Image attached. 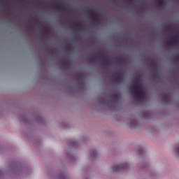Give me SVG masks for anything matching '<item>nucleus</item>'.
Segmentation results:
<instances>
[{"mask_svg": "<svg viewBox=\"0 0 179 179\" xmlns=\"http://www.w3.org/2000/svg\"><path fill=\"white\" fill-rule=\"evenodd\" d=\"M111 99H113V100H118V95H117V94H113L112 96H111Z\"/></svg>", "mask_w": 179, "mask_h": 179, "instance_id": "obj_12", "label": "nucleus"}, {"mask_svg": "<svg viewBox=\"0 0 179 179\" xmlns=\"http://www.w3.org/2000/svg\"><path fill=\"white\" fill-rule=\"evenodd\" d=\"M131 94L136 98L138 101H141V100H143L146 94L143 91H142V85L141 84H134L132 87Z\"/></svg>", "mask_w": 179, "mask_h": 179, "instance_id": "obj_1", "label": "nucleus"}, {"mask_svg": "<svg viewBox=\"0 0 179 179\" xmlns=\"http://www.w3.org/2000/svg\"><path fill=\"white\" fill-rule=\"evenodd\" d=\"M157 2L159 8H162V6H164V0H157Z\"/></svg>", "mask_w": 179, "mask_h": 179, "instance_id": "obj_11", "label": "nucleus"}, {"mask_svg": "<svg viewBox=\"0 0 179 179\" xmlns=\"http://www.w3.org/2000/svg\"><path fill=\"white\" fill-rule=\"evenodd\" d=\"M50 52L52 54V52H54V50H50Z\"/></svg>", "mask_w": 179, "mask_h": 179, "instance_id": "obj_18", "label": "nucleus"}, {"mask_svg": "<svg viewBox=\"0 0 179 179\" xmlns=\"http://www.w3.org/2000/svg\"><path fill=\"white\" fill-rule=\"evenodd\" d=\"M29 26H31V24H29Z\"/></svg>", "mask_w": 179, "mask_h": 179, "instance_id": "obj_25", "label": "nucleus"}, {"mask_svg": "<svg viewBox=\"0 0 179 179\" xmlns=\"http://www.w3.org/2000/svg\"><path fill=\"white\" fill-rule=\"evenodd\" d=\"M76 31H80V29H78V30H76Z\"/></svg>", "mask_w": 179, "mask_h": 179, "instance_id": "obj_19", "label": "nucleus"}, {"mask_svg": "<svg viewBox=\"0 0 179 179\" xmlns=\"http://www.w3.org/2000/svg\"><path fill=\"white\" fill-rule=\"evenodd\" d=\"M83 77L82 76H79L77 78V82H80V84L81 85L80 89H83V86H85V81L82 80Z\"/></svg>", "mask_w": 179, "mask_h": 179, "instance_id": "obj_6", "label": "nucleus"}, {"mask_svg": "<svg viewBox=\"0 0 179 179\" xmlns=\"http://www.w3.org/2000/svg\"><path fill=\"white\" fill-rule=\"evenodd\" d=\"M176 59L179 61V56L176 57Z\"/></svg>", "mask_w": 179, "mask_h": 179, "instance_id": "obj_20", "label": "nucleus"}, {"mask_svg": "<svg viewBox=\"0 0 179 179\" xmlns=\"http://www.w3.org/2000/svg\"><path fill=\"white\" fill-rule=\"evenodd\" d=\"M36 24L38 26L40 24V22H36Z\"/></svg>", "mask_w": 179, "mask_h": 179, "instance_id": "obj_21", "label": "nucleus"}, {"mask_svg": "<svg viewBox=\"0 0 179 179\" xmlns=\"http://www.w3.org/2000/svg\"><path fill=\"white\" fill-rule=\"evenodd\" d=\"M46 34H48V31H47Z\"/></svg>", "mask_w": 179, "mask_h": 179, "instance_id": "obj_23", "label": "nucleus"}, {"mask_svg": "<svg viewBox=\"0 0 179 179\" xmlns=\"http://www.w3.org/2000/svg\"><path fill=\"white\" fill-rule=\"evenodd\" d=\"M178 44V41H167L166 45H174Z\"/></svg>", "mask_w": 179, "mask_h": 179, "instance_id": "obj_8", "label": "nucleus"}, {"mask_svg": "<svg viewBox=\"0 0 179 179\" xmlns=\"http://www.w3.org/2000/svg\"><path fill=\"white\" fill-rule=\"evenodd\" d=\"M62 66H66V68H68V62L63 61L62 62Z\"/></svg>", "mask_w": 179, "mask_h": 179, "instance_id": "obj_13", "label": "nucleus"}, {"mask_svg": "<svg viewBox=\"0 0 179 179\" xmlns=\"http://www.w3.org/2000/svg\"><path fill=\"white\" fill-rule=\"evenodd\" d=\"M128 167V164L124 163V164H121L119 166H113V171H121V170H125Z\"/></svg>", "mask_w": 179, "mask_h": 179, "instance_id": "obj_2", "label": "nucleus"}, {"mask_svg": "<svg viewBox=\"0 0 179 179\" xmlns=\"http://www.w3.org/2000/svg\"><path fill=\"white\" fill-rule=\"evenodd\" d=\"M106 99H100V102L102 103V104H104V103H106Z\"/></svg>", "mask_w": 179, "mask_h": 179, "instance_id": "obj_14", "label": "nucleus"}, {"mask_svg": "<svg viewBox=\"0 0 179 179\" xmlns=\"http://www.w3.org/2000/svg\"><path fill=\"white\" fill-rule=\"evenodd\" d=\"M134 85H139V80H136L134 82Z\"/></svg>", "mask_w": 179, "mask_h": 179, "instance_id": "obj_16", "label": "nucleus"}, {"mask_svg": "<svg viewBox=\"0 0 179 179\" xmlns=\"http://www.w3.org/2000/svg\"><path fill=\"white\" fill-rule=\"evenodd\" d=\"M92 156H97V152L96 150H94L93 152V154L92 155Z\"/></svg>", "mask_w": 179, "mask_h": 179, "instance_id": "obj_15", "label": "nucleus"}, {"mask_svg": "<svg viewBox=\"0 0 179 179\" xmlns=\"http://www.w3.org/2000/svg\"><path fill=\"white\" fill-rule=\"evenodd\" d=\"M87 15L90 13L91 15L90 16V17H92V19H95V20H92V23H94V22H99V18L97 17V13H96L95 12L91 10H87Z\"/></svg>", "mask_w": 179, "mask_h": 179, "instance_id": "obj_3", "label": "nucleus"}, {"mask_svg": "<svg viewBox=\"0 0 179 179\" xmlns=\"http://www.w3.org/2000/svg\"><path fill=\"white\" fill-rule=\"evenodd\" d=\"M150 65L153 68H156V66H157V63L156 62V61L155 59H150Z\"/></svg>", "mask_w": 179, "mask_h": 179, "instance_id": "obj_10", "label": "nucleus"}, {"mask_svg": "<svg viewBox=\"0 0 179 179\" xmlns=\"http://www.w3.org/2000/svg\"><path fill=\"white\" fill-rule=\"evenodd\" d=\"M90 59H91L92 62H94V58H93V57H90Z\"/></svg>", "mask_w": 179, "mask_h": 179, "instance_id": "obj_17", "label": "nucleus"}, {"mask_svg": "<svg viewBox=\"0 0 179 179\" xmlns=\"http://www.w3.org/2000/svg\"><path fill=\"white\" fill-rule=\"evenodd\" d=\"M55 9L56 10H57V12H66V8L65 7H62L61 8V7L58 6H56Z\"/></svg>", "mask_w": 179, "mask_h": 179, "instance_id": "obj_9", "label": "nucleus"}, {"mask_svg": "<svg viewBox=\"0 0 179 179\" xmlns=\"http://www.w3.org/2000/svg\"><path fill=\"white\" fill-rule=\"evenodd\" d=\"M131 2L132 3V0H131Z\"/></svg>", "mask_w": 179, "mask_h": 179, "instance_id": "obj_24", "label": "nucleus"}, {"mask_svg": "<svg viewBox=\"0 0 179 179\" xmlns=\"http://www.w3.org/2000/svg\"><path fill=\"white\" fill-rule=\"evenodd\" d=\"M98 58H100L102 59V61H103V65L108 66L110 64H111L110 62H107V57L105 55H101V57H98Z\"/></svg>", "mask_w": 179, "mask_h": 179, "instance_id": "obj_5", "label": "nucleus"}, {"mask_svg": "<svg viewBox=\"0 0 179 179\" xmlns=\"http://www.w3.org/2000/svg\"><path fill=\"white\" fill-rule=\"evenodd\" d=\"M162 100L166 104H169V103H170V98H169V95H167V94H164V96H162Z\"/></svg>", "mask_w": 179, "mask_h": 179, "instance_id": "obj_7", "label": "nucleus"}, {"mask_svg": "<svg viewBox=\"0 0 179 179\" xmlns=\"http://www.w3.org/2000/svg\"><path fill=\"white\" fill-rule=\"evenodd\" d=\"M116 76V81L117 82H121V80H124V74L122 73H115L114 74Z\"/></svg>", "mask_w": 179, "mask_h": 179, "instance_id": "obj_4", "label": "nucleus"}, {"mask_svg": "<svg viewBox=\"0 0 179 179\" xmlns=\"http://www.w3.org/2000/svg\"><path fill=\"white\" fill-rule=\"evenodd\" d=\"M119 60H120V61H122V59H121V58H119Z\"/></svg>", "mask_w": 179, "mask_h": 179, "instance_id": "obj_22", "label": "nucleus"}]
</instances>
